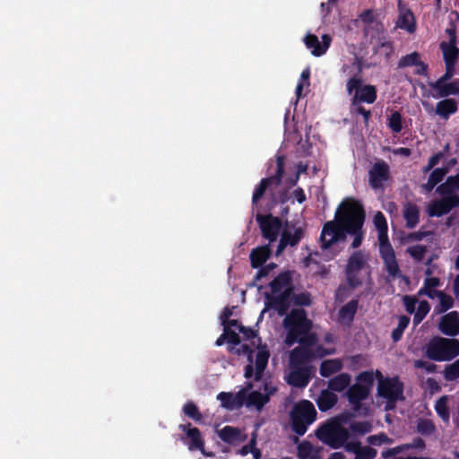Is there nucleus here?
<instances>
[{"instance_id":"obj_1","label":"nucleus","mask_w":459,"mask_h":459,"mask_svg":"<svg viewBox=\"0 0 459 459\" xmlns=\"http://www.w3.org/2000/svg\"><path fill=\"white\" fill-rule=\"evenodd\" d=\"M283 327L287 331L285 343L291 346L299 342L304 346H313L316 342V336L311 333L313 323L307 318L303 308H294L285 316Z\"/></svg>"},{"instance_id":"obj_2","label":"nucleus","mask_w":459,"mask_h":459,"mask_svg":"<svg viewBox=\"0 0 459 459\" xmlns=\"http://www.w3.org/2000/svg\"><path fill=\"white\" fill-rule=\"evenodd\" d=\"M355 200H345L335 212L333 221H326L320 235V246L323 250L329 249L333 244L346 239V225L350 221Z\"/></svg>"},{"instance_id":"obj_3","label":"nucleus","mask_w":459,"mask_h":459,"mask_svg":"<svg viewBox=\"0 0 459 459\" xmlns=\"http://www.w3.org/2000/svg\"><path fill=\"white\" fill-rule=\"evenodd\" d=\"M424 355L433 361H451L459 356V340L433 336L424 347Z\"/></svg>"},{"instance_id":"obj_4","label":"nucleus","mask_w":459,"mask_h":459,"mask_svg":"<svg viewBox=\"0 0 459 459\" xmlns=\"http://www.w3.org/2000/svg\"><path fill=\"white\" fill-rule=\"evenodd\" d=\"M317 418V411L312 402L303 399L296 403L290 411L291 430L303 436Z\"/></svg>"},{"instance_id":"obj_5","label":"nucleus","mask_w":459,"mask_h":459,"mask_svg":"<svg viewBox=\"0 0 459 459\" xmlns=\"http://www.w3.org/2000/svg\"><path fill=\"white\" fill-rule=\"evenodd\" d=\"M358 61V74L351 77L346 83V91L351 95V106L367 103L373 104L377 99V90L375 85L363 84V79L360 75L361 62Z\"/></svg>"},{"instance_id":"obj_6","label":"nucleus","mask_w":459,"mask_h":459,"mask_svg":"<svg viewBox=\"0 0 459 459\" xmlns=\"http://www.w3.org/2000/svg\"><path fill=\"white\" fill-rule=\"evenodd\" d=\"M316 437L333 449L341 448L350 437V433L336 419H331L316 430Z\"/></svg>"},{"instance_id":"obj_7","label":"nucleus","mask_w":459,"mask_h":459,"mask_svg":"<svg viewBox=\"0 0 459 459\" xmlns=\"http://www.w3.org/2000/svg\"><path fill=\"white\" fill-rule=\"evenodd\" d=\"M285 156H276V171L274 175L263 178L255 186L252 195V209L255 210L258 206L259 201L264 197L266 192L272 195V192L281 183L284 174Z\"/></svg>"},{"instance_id":"obj_8","label":"nucleus","mask_w":459,"mask_h":459,"mask_svg":"<svg viewBox=\"0 0 459 459\" xmlns=\"http://www.w3.org/2000/svg\"><path fill=\"white\" fill-rule=\"evenodd\" d=\"M377 376L382 377L381 373L377 370ZM377 394L386 399L385 410H393L398 401H403V384L398 377L380 378L377 385Z\"/></svg>"},{"instance_id":"obj_9","label":"nucleus","mask_w":459,"mask_h":459,"mask_svg":"<svg viewBox=\"0 0 459 459\" xmlns=\"http://www.w3.org/2000/svg\"><path fill=\"white\" fill-rule=\"evenodd\" d=\"M350 221H347L346 225V236H353L351 247L356 249L359 247L363 242L365 237V231L363 230V225L365 222V211L362 204L359 201H354V206L351 210Z\"/></svg>"},{"instance_id":"obj_10","label":"nucleus","mask_w":459,"mask_h":459,"mask_svg":"<svg viewBox=\"0 0 459 459\" xmlns=\"http://www.w3.org/2000/svg\"><path fill=\"white\" fill-rule=\"evenodd\" d=\"M353 22L357 27L359 22H362L364 38L369 39L370 42L378 39L385 30L384 23L377 19V14L372 9L364 10Z\"/></svg>"},{"instance_id":"obj_11","label":"nucleus","mask_w":459,"mask_h":459,"mask_svg":"<svg viewBox=\"0 0 459 459\" xmlns=\"http://www.w3.org/2000/svg\"><path fill=\"white\" fill-rule=\"evenodd\" d=\"M291 294L293 289L286 290L280 293H264V308L262 310L260 317L268 310L275 311L280 316L288 315L291 306Z\"/></svg>"},{"instance_id":"obj_12","label":"nucleus","mask_w":459,"mask_h":459,"mask_svg":"<svg viewBox=\"0 0 459 459\" xmlns=\"http://www.w3.org/2000/svg\"><path fill=\"white\" fill-rule=\"evenodd\" d=\"M368 258L363 251H354L349 257L345 267V276L348 285L355 289L362 284L359 275L366 266Z\"/></svg>"},{"instance_id":"obj_13","label":"nucleus","mask_w":459,"mask_h":459,"mask_svg":"<svg viewBox=\"0 0 459 459\" xmlns=\"http://www.w3.org/2000/svg\"><path fill=\"white\" fill-rule=\"evenodd\" d=\"M255 221L265 239L269 240V242H273L277 239L282 226L281 220L279 217L273 216L271 213L263 215L258 212L255 214Z\"/></svg>"},{"instance_id":"obj_14","label":"nucleus","mask_w":459,"mask_h":459,"mask_svg":"<svg viewBox=\"0 0 459 459\" xmlns=\"http://www.w3.org/2000/svg\"><path fill=\"white\" fill-rule=\"evenodd\" d=\"M379 254L382 258L385 271L393 279L403 278L409 281L408 277L402 274L394 250L391 244L379 246Z\"/></svg>"},{"instance_id":"obj_15","label":"nucleus","mask_w":459,"mask_h":459,"mask_svg":"<svg viewBox=\"0 0 459 459\" xmlns=\"http://www.w3.org/2000/svg\"><path fill=\"white\" fill-rule=\"evenodd\" d=\"M440 200L433 201L429 206L430 217H441L459 207V195H441Z\"/></svg>"},{"instance_id":"obj_16","label":"nucleus","mask_w":459,"mask_h":459,"mask_svg":"<svg viewBox=\"0 0 459 459\" xmlns=\"http://www.w3.org/2000/svg\"><path fill=\"white\" fill-rule=\"evenodd\" d=\"M312 374V367H294L290 366V372L287 378V383L294 387L304 388L306 387Z\"/></svg>"},{"instance_id":"obj_17","label":"nucleus","mask_w":459,"mask_h":459,"mask_svg":"<svg viewBox=\"0 0 459 459\" xmlns=\"http://www.w3.org/2000/svg\"><path fill=\"white\" fill-rule=\"evenodd\" d=\"M368 174L371 188L379 189L390 177L389 167L385 161H377L372 166Z\"/></svg>"},{"instance_id":"obj_18","label":"nucleus","mask_w":459,"mask_h":459,"mask_svg":"<svg viewBox=\"0 0 459 459\" xmlns=\"http://www.w3.org/2000/svg\"><path fill=\"white\" fill-rule=\"evenodd\" d=\"M332 42V38L328 34L322 36V42L318 40V38L315 34L308 33L304 38V43L306 47L311 50V53L315 56H323L329 48Z\"/></svg>"},{"instance_id":"obj_19","label":"nucleus","mask_w":459,"mask_h":459,"mask_svg":"<svg viewBox=\"0 0 459 459\" xmlns=\"http://www.w3.org/2000/svg\"><path fill=\"white\" fill-rule=\"evenodd\" d=\"M438 329L445 335L456 336L459 333V313L452 311L443 316Z\"/></svg>"},{"instance_id":"obj_20","label":"nucleus","mask_w":459,"mask_h":459,"mask_svg":"<svg viewBox=\"0 0 459 459\" xmlns=\"http://www.w3.org/2000/svg\"><path fill=\"white\" fill-rule=\"evenodd\" d=\"M369 394L370 391L368 386H362L361 384H354L348 388L346 395L353 409L358 411L361 408V402L366 400Z\"/></svg>"},{"instance_id":"obj_21","label":"nucleus","mask_w":459,"mask_h":459,"mask_svg":"<svg viewBox=\"0 0 459 459\" xmlns=\"http://www.w3.org/2000/svg\"><path fill=\"white\" fill-rule=\"evenodd\" d=\"M179 429L184 431L186 435V437L189 438L187 445L190 450H204V442L199 429L196 427H192L191 423L181 424L179 425Z\"/></svg>"},{"instance_id":"obj_22","label":"nucleus","mask_w":459,"mask_h":459,"mask_svg":"<svg viewBox=\"0 0 459 459\" xmlns=\"http://www.w3.org/2000/svg\"><path fill=\"white\" fill-rule=\"evenodd\" d=\"M310 346L301 345L294 348L290 354V364L294 367H305L314 358V352L309 349Z\"/></svg>"},{"instance_id":"obj_23","label":"nucleus","mask_w":459,"mask_h":459,"mask_svg":"<svg viewBox=\"0 0 459 459\" xmlns=\"http://www.w3.org/2000/svg\"><path fill=\"white\" fill-rule=\"evenodd\" d=\"M270 293H280L289 289H293L292 274L290 271L280 273L270 283Z\"/></svg>"},{"instance_id":"obj_24","label":"nucleus","mask_w":459,"mask_h":459,"mask_svg":"<svg viewBox=\"0 0 459 459\" xmlns=\"http://www.w3.org/2000/svg\"><path fill=\"white\" fill-rule=\"evenodd\" d=\"M396 26L409 33L415 32L417 25L413 13L408 8L400 9Z\"/></svg>"},{"instance_id":"obj_25","label":"nucleus","mask_w":459,"mask_h":459,"mask_svg":"<svg viewBox=\"0 0 459 459\" xmlns=\"http://www.w3.org/2000/svg\"><path fill=\"white\" fill-rule=\"evenodd\" d=\"M373 223L378 233L379 246L390 244L388 238V226L385 216L382 212H377L373 219Z\"/></svg>"},{"instance_id":"obj_26","label":"nucleus","mask_w":459,"mask_h":459,"mask_svg":"<svg viewBox=\"0 0 459 459\" xmlns=\"http://www.w3.org/2000/svg\"><path fill=\"white\" fill-rule=\"evenodd\" d=\"M437 193L439 195H458L459 192V169L456 175L448 176L444 183L437 186Z\"/></svg>"},{"instance_id":"obj_27","label":"nucleus","mask_w":459,"mask_h":459,"mask_svg":"<svg viewBox=\"0 0 459 459\" xmlns=\"http://www.w3.org/2000/svg\"><path fill=\"white\" fill-rule=\"evenodd\" d=\"M271 254L269 244L254 248L250 253L251 266L255 269L261 267L271 256Z\"/></svg>"},{"instance_id":"obj_28","label":"nucleus","mask_w":459,"mask_h":459,"mask_svg":"<svg viewBox=\"0 0 459 459\" xmlns=\"http://www.w3.org/2000/svg\"><path fill=\"white\" fill-rule=\"evenodd\" d=\"M403 216L408 229H413L420 221V209L417 204L407 202L403 205Z\"/></svg>"},{"instance_id":"obj_29","label":"nucleus","mask_w":459,"mask_h":459,"mask_svg":"<svg viewBox=\"0 0 459 459\" xmlns=\"http://www.w3.org/2000/svg\"><path fill=\"white\" fill-rule=\"evenodd\" d=\"M270 352L266 345L259 346L258 351L255 354V380L258 381L262 378L264 371L268 364Z\"/></svg>"},{"instance_id":"obj_30","label":"nucleus","mask_w":459,"mask_h":459,"mask_svg":"<svg viewBox=\"0 0 459 459\" xmlns=\"http://www.w3.org/2000/svg\"><path fill=\"white\" fill-rule=\"evenodd\" d=\"M458 105L455 100L446 98L437 103L436 114L444 119H448L449 117L456 113Z\"/></svg>"},{"instance_id":"obj_31","label":"nucleus","mask_w":459,"mask_h":459,"mask_svg":"<svg viewBox=\"0 0 459 459\" xmlns=\"http://www.w3.org/2000/svg\"><path fill=\"white\" fill-rule=\"evenodd\" d=\"M436 91L432 96L435 99L439 98H447L451 95H458L459 94V79H455L452 82H447L446 83L441 84L439 87H436L432 89Z\"/></svg>"},{"instance_id":"obj_32","label":"nucleus","mask_w":459,"mask_h":459,"mask_svg":"<svg viewBox=\"0 0 459 459\" xmlns=\"http://www.w3.org/2000/svg\"><path fill=\"white\" fill-rule=\"evenodd\" d=\"M439 47L442 50L446 65L455 66L459 56V48L456 47V44H446V41H443Z\"/></svg>"},{"instance_id":"obj_33","label":"nucleus","mask_w":459,"mask_h":459,"mask_svg":"<svg viewBox=\"0 0 459 459\" xmlns=\"http://www.w3.org/2000/svg\"><path fill=\"white\" fill-rule=\"evenodd\" d=\"M338 401L337 395L328 390L321 392L316 400L317 406L321 411H326L333 408Z\"/></svg>"},{"instance_id":"obj_34","label":"nucleus","mask_w":459,"mask_h":459,"mask_svg":"<svg viewBox=\"0 0 459 459\" xmlns=\"http://www.w3.org/2000/svg\"><path fill=\"white\" fill-rule=\"evenodd\" d=\"M268 403V396L263 395L259 391H252L247 397V406L255 407L258 411H261L264 406Z\"/></svg>"},{"instance_id":"obj_35","label":"nucleus","mask_w":459,"mask_h":459,"mask_svg":"<svg viewBox=\"0 0 459 459\" xmlns=\"http://www.w3.org/2000/svg\"><path fill=\"white\" fill-rule=\"evenodd\" d=\"M351 377L347 373H341L328 381V388L334 392H342L349 386Z\"/></svg>"},{"instance_id":"obj_36","label":"nucleus","mask_w":459,"mask_h":459,"mask_svg":"<svg viewBox=\"0 0 459 459\" xmlns=\"http://www.w3.org/2000/svg\"><path fill=\"white\" fill-rule=\"evenodd\" d=\"M426 295L429 299H434L435 296L439 299L440 310L442 312L450 309L454 306V299L441 290H429L426 291Z\"/></svg>"},{"instance_id":"obj_37","label":"nucleus","mask_w":459,"mask_h":459,"mask_svg":"<svg viewBox=\"0 0 459 459\" xmlns=\"http://www.w3.org/2000/svg\"><path fill=\"white\" fill-rule=\"evenodd\" d=\"M342 368V364L339 359H326L321 363L319 372L323 377H329L340 371Z\"/></svg>"},{"instance_id":"obj_38","label":"nucleus","mask_w":459,"mask_h":459,"mask_svg":"<svg viewBox=\"0 0 459 459\" xmlns=\"http://www.w3.org/2000/svg\"><path fill=\"white\" fill-rule=\"evenodd\" d=\"M359 306V300L358 299H351L347 304H345L343 307H342L339 310V316L340 317L344 320L347 319L349 321H352L354 318V316L356 315L357 309Z\"/></svg>"},{"instance_id":"obj_39","label":"nucleus","mask_w":459,"mask_h":459,"mask_svg":"<svg viewBox=\"0 0 459 459\" xmlns=\"http://www.w3.org/2000/svg\"><path fill=\"white\" fill-rule=\"evenodd\" d=\"M239 435V429L231 426H225L219 432L220 438L229 444L237 440Z\"/></svg>"},{"instance_id":"obj_40","label":"nucleus","mask_w":459,"mask_h":459,"mask_svg":"<svg viewBox=\"0 0 459 459\" xmlns=\"http://www.w3.org/2000/svg\"><path fill=\"white\" fill-rule=\"evenodd\" d=\"M183 412L186 416L192 419L195 422H200L203 420V415L200 412L197 405L193 401H188L183 406Z\"/></svg>"},{"instance_id":"obj_41","label":"nucleus","mask_w":459,"mask_h":459,"mask_svg":"<svg viewBox=\"0 0 459 459\" xmlns=\"http://www.w3.org/2000/svg\"><path fill=\"white\" fill-rule=\"evenodd\" d=\"M410 324V317L407 316H399L398 325L392 331V339L394 342H399L403 334L404 330Z\"/></svg>"},{"instance_id":"obj_42","label":"nucleus","mask_w":459,"mask_h":459,"mask_svg":"<svg viewBox=\"0 0 459 459\" xmlns=\"http://www.w3.org/2000/svg\"><path fill=\"white\" fill-rule=\"evenodd\" d=\"M291 303L296 307H308L312 303L311 295L307 291L291 294Z\"/></svg>"},{"instance_id":"obj_43","label":"nucleus","mask_w":459,"mask_h":459,"mask_svg":"<svg viewBox=\"0 0 459 459\" xmlns=\"http://www.w3.org/2000/svg\"><path fill=\"white\" fill-rule=\"evenodd\" d=\"M435 410L437 413V415L442 419L443 421L448 422L449 421V410L446 403V397L442 396L440 397L435 404Z\"/></svg>"},{"instance_id":"obj_44","label":"nucleus","mask_w":459,"mask_h":459,"mask_svg":"<svg viewBox=\"0 0 459 459\" xmlns=\"http://www.w3.org/2000/svg\"><path fill=\"white\" fill-rule=\"evenodd\" d=\"M388 127L393 133L398 134L403 129V117L399 111H394L388 117Z\"/></svg>"},{"instance_id":"obj_45","label":"nucleus","mask_w":459,"mask_h":459,"mask_svg":"<svg viewBox=\"0 0 459 459\" xmlns=\"http://www.w3.org/2000/svg\"><path fill=\"white\" fill-rule=\"evenodd\" d=\"M444 378L446 381H455L459 378V359L445 367Z\"/></svg>"},{"instance_id":"obj_46","label":"nucleus","mask_w":459,"mask_h":459,"mask_svg":"<svg viewBox=\"0 0 459 459\" xmlns=\"http://www.w3.org/2000/svg\"><path fill=\"white\" fill-rule=\"evenodd\" d=\"M435 430L436 427L431 420L420 419L417 423V431L423 436H430Z\"/></svg>"},{"instance_id":"obj_47","label":"nucleus","mask_w":459,"mask_h":459,"mask_svg":"<svg viewBox=\"0 0 459 459\" xmlns=\"http://www.w3.org/2000/svg\"><path fill=\"white\" fill-rule=\"evenodd\" d=\"M455 74V66L446 65L445 74L442 76H440L436 82H429V85L431 89L439 87L441 84L449 82L454 77Z\"/></svg>"},{"instance_id":"obj_48","label":"nucleus","mask_w":459,"mask_h":459,"mask_svg":"<svg viewBox=\"0 0 459 459\" xmlns=\"http://www.w3.org/2000/svg\"><path fill=\"white\" fill-rule=\"evenodd\" d=\"M420 56L418 52L414 51L411 54L402 56L398 62V68L415 66L420 60Z\"/></svg>"},{"instance_id":"obj_49","label":"nucleus","mask_w":459,"mask_h":459,"mask_svg":"<svg viewBox=\"0 0 459 459\" xmlns=\"http://www.w3.org/2000/svg\"><path fill=\"white\" fill-rule=\"evenodd\" d=\"M281 234H285L287 236L288 245L290 247L297 246L304 235V230L302 228L299 227L294 230V232L291 233L288 230H284Z\"/></svg>"},{"instance_id":"obj_50","label":"nucleus","mask_w":459,"mask_h":459,"mask_svg":"<svg viewBox=\"0 0 459 459\" xmlns=\"http://www.w3.org/2000/svg\"><path fill=\"white\" fill-rule=\"evenodd\" d=\"M406 252L413 258L416 262L423 261L428 248L426 246L415 245L409 247Z\"/></svg>"},{"instance_id":"obj_51","label":"nucleus","mask_w":459,"mask_h":459,"mask_svg":"<svg viewBox=\"0 0 459 459\" xmlns=\"http://www.w3.org/2000/svg\"><path fill=\"white\" fill-rule=\"evenodd\" d=\"M367 442L371 446H379L383 444H392L393 439L390 438L385 433L381 432L379 434L368 437Z\"/></svg>"},{"instance_id":"obj_52","label":"nucleus","mask_w":459,"mask_h":459,"mask_svg":"<svg viewBox=\"0 0 459 459\" xmlns=\"http://www.w3.org/2000/svg\"><path fill=\"white\" fill-rule=\"evenodd\" d=\"M430 307L428 301L422 300L419 303L418 309L414 314L413 321L415 324H420L427 314L429 312Z\"/></svg>"},{"instance_id":"obj_53","label":"nucleus","mask_w":459,"mask_h":459,"mask_svg":"<svg viewBox=\"0 0 459 459\" xmlns=\"http://www.w3.org/2000/svg\"><path fill=\"white\" fill-rule=\"evenodd\" d=\"M350 429L354 433L365 435L371 431L372 424L369 421H357L351 423Z\"/></svg>"},{"instance_id":"obj_54","label":"nucleus","mask_w":459,"mask_h":459,"mask_svg":"<svg viewBox=\"0 0 459 459\" xmlns=\"http://www.w3.org/2000/svg\"><path fill=\"white\" fill-rule=\"evenodd\" d=\"M356 379V384H361L362 386H368L370 391L374 384V374L372 371H363L357 376Z\"/></svg>"},{"instance_id":"obj_55","label":"nucleus","mask_w":459,"mask_h":459,"mask_svg":"<svg viewBox=\"0 0 459 459\" xmlns=\"http://www.w3.org/2000/svg\"><path fill=\"white\" fill-rule=\"evenodd\" d=\"M289 200V193L287 190H281L278 193L275 192V189L273 192H272L271 195V206L269 209H272L273 206H275L278 204H285Z\"/></svg>"},{"instance_id":"obj_56","label":"nucleus","mask_w":459,"mask_h":459,"mask_svg":"<svg viewBox=\"0 0 459 459\" xmlns=\"http://www.w3.org/2000/svg\"><path fill=\"white\" fill-rule=\"evenodd\" d=\"M217 399L221 402L222 407L228 410L235 409L232 393L221 392L217 395Z\"/></svg>"},{"instance_id":"obj_57","label":"nucleus","mask_w":459,"mask_h":459,"mask_svg":"<svg viewBox=\"0 0 459 459\" xmlns=\"http://www.w3.org/2000/svg\"><path fill=\"white\" fill-rule=\"evenodd\" d=\"M377 452L375 448L370 446H360L357 452L355 459H375Z\"/></svg>"},{"instance_id":"obj_58","label":"nucleus","mask_w":459,"mask_h":459,"mask_svg":"<svg viewBox=\"0 0 459 459\" xmlns=\"http://www.w3.org/2000/svg\"><path fill=\"white\" fill-rule=\"evenodd\" d=\"M440 285V280L437 277H427L424 280L423 287L419 290V295H426V291L433 290Z\"/></svg>"},{"instance_id":"obj_59","label":"nucleus","mask_w":459,"mask_h":459,"mask_svg":"<svg viewBox=\"0 0 459 459\" xmlns=\"http://www.w3.org/2000/svg\"><path fill=\"white\" fill-rule=\"evenodd\" d=\"M242 349H243L244 352H248V360L250 362L247 365H246V367H245L244 376L246 378H250L255 375L254 367L252 365V351L249 349L248 345H247V344H244L242 346Z\"/></svg>"},{"instance_id":"obj_60","label":"nucleus","mask_w":459,"mask_h":459,"mask_svg":"<svg viewBox=\"0 0 459 459\" xmlns=\"http://www.w3.org/2000/svg\"><path fill=\"white\" fill-rule=\"evenodd\" d=\"M277 266L274 263H270L266 265H262L259 267V270L256 272V274L255 275V281H260L262 278L266 277L271 271L275 269Z\"/></svg>"},{"instance_id":"obj_61","label":"nucleus","mask_w":459,"mask_h":459,"mask_svg":"<svg viewBox=\"0 0 459 459\" xmlns=\"http://www.w3.org/2000/svg\"><path fill=\"white\" fill-rule=\"evenodd\" d=\"M351 113L353 114H359L363 117V121L366 125H368L370 117H371V111L366 109L361 104H358V106H351Z\"/></svg>"},{"instance_id":"obj_62","label":"nucleus","mask_w":459,"mask_h":459,"mask_svg":"<svg viewBox=\"0 0 459 459\" xmlns=\"http://www.w3.org/2000/svg\"><path fill=\"white\" fill-rule=\"evenodd\" d=\"M403 302L406 311L409 314L415 313L416 304L418 302V300L415 297L410 296V295H405L403 298Z\"/></svg>"},{"instance_id":"obj_63","label":"nucleus","mask_w":459,"mask_h":459,"mask_svg":"<svg viewBox=\"0 0 459 459\" xmlns=\"http://www.w3.org/2000/svg\"><path fill=\"white\" fill-rule=\"evenodd\" d=\"M223 334H225V338L228 340L229 343L233 345H238L240 343V337L234 330L225 326Z\"/></svg>"},{"instance_id":"obj_64","label":"nucleus","mask_w":459,"mask_h":459,"mask_svg":"<svg viewBox=\"0 0 459 459\" xmlns=\"http://www.w3.org/2000/svg\"><path fill=\"white\" fill-rule=\"evenodd\" d=\"M247 395L244 389L233 394L235 409L241 408L244 404L247 405Z\"/></svg>"}]
</instances>
